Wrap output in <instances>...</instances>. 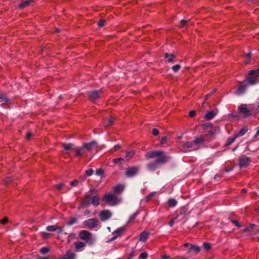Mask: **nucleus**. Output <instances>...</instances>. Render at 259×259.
<instances>
[{
    "label": "nucleus",
    "instance_id": "nucleus-28",
    "mask_svg": "<svg viewBox=\"0 0 259 259\" xmlns=\"http://www.w3.org/2000/svg\"><path fill=\"white\" fill-rule=\"evenodd\" d=\"M192 251H194L195 254H197L200 252V248L198 246L191 245L189 249V252H191Z\"/></svg>",
    "mask_w": 259,
    "mask_h": 259
},
{
    "label": "nucleus",
    "instance_id": "nucleus-12",
    "mask_svg": "<svg viewBox=\"0 0 259 259\" xmlns=\"http://www.w3.org/2000/svg\"><path fill=\"white\" fill-rule=\"evenodd\" d=\"M238 109L240 113L244 114V117H246L252 115L251 111L246 107V105L245 104L241 105L239 107Z\"/></svg>",
    "mask_w": 259,
    "mask_h": 259
},
{
    "label": "nucleus",
    "instance_id": "nucleus-13",
    "mask_svg": "<svg viewBox=\"0 0 259 259\" xmlns=\"http://www.w3.org/2000/svg\"><path fill=\"white\" fill-rule=\"evenodd\" d=\"M99 216L102 221H105L111 217V213L109 210H103L100 212Z\"/></svg>",
    "mask_w": 259,
    "mask_h": 259
},
{
    "label": "nucleus",
    "instance_id": "nucleus-46",
    "mask_svg": "<svg viewBox=\"0 0 259 259\" xmlns=\"http://www.w3.org/2000/svg\"><path fill=\"white\" fill-rule=\"evenodd\" d=\"M9 221L8 217H5L3 219L0 220V223L3 225H6Z\"/></svg>",
    "mask_w": 259,
    "mask_h": 259
},
{
    "label": "nucleus",
    "instance_id": "nucleus-29",
    "mask_svg": "<svg viewBox=\"0 0 259 259\" xmlns=\"http://www.w3.org/2000/svg\"><path fill=\"white\" fill-rule=\"evenodd\" d=\"M193 144H194L193 141H192V142L187 141L183 144L182 147L184 149L191 148L193 147Z\"/></svg>",
    "mask_w": 259,
    "mask_h": 259
},
{
    "label": "nucleus",
    "instance_id": "nucleus-45",
    "mask_svg": "<svg viewBox=\"0 0 259 259\" xmlns=\"http://www.w3.org/2000/svg\"><path fill=\"white\" fill-rule=\"evenodd\" d=\"M138 213H139L138 211H136L134 214H133L130 217V218L127 223H129L130 222H131L133 221L134 220H135L136 217V216L138 214Z\"/></svg>",
    "mask_w": 259,
    "mask_h": 259
},
{
    "label": "nucleus",
    "instance_id": "nucleus-6",
    "mask_svg": "<svg viewBox=\"0 0 259 259\" xmlns=\"http://www.w3.org/2000/svg\"><path fill=\"white\" fill-rule=\"evenodd\" d=\"M139 170V167L136 166H129L126 168L125 171V175L127 178H131L136 176Z\"/></svg>",
    "mask_w": 259,
    "mask_h": 259
},
{
    "label": "nucleus",
    "instance_id": "nucleus-21",
    "mask_svg": "<svg viewBox=\"0 0 259 259\" xmlns=\"http://www.w3.org/2000/svg\"><path fill=\"white\" fill-rule=\"evenodd\" d=\"M188 210V205H186L180 207L176 211V213H177V214H179V215H184L186 213Z\"/></svg>",
    "mask_w": 259,
    "mask_h": 259
},
{
    "label": "nucleus",
    "instance_id": "nucleus-53",
    "mask_svg": "<svg viewBox=\"0 0 259 259\" xmlns=\"http://www.w3.org/2000/svg\"><path fill=\"white\" fill-rule=\"evenodd\" d=\"M79 181L77 180H74L70 182V185L71 187H75L77 186L78 184Z\"/></svg>",
    "mask_w": 259,
    "mask_h": 259
},
{
    "label": "nucleus",
    "instance_id": "nucleus-20",
    "mask_svg": "<svg viewBox=\"0 0 259 259\" xmlns=\"http://www.w3.org/2000/svg\"><path fill=\"white\" fill-rule=\"evenodd\" d=\"M165 58L167 59V61L168 63H172L175 61V59L176 58V56L174 54H169L168 53H165L164 54Z\"/></svg>",
    "mask_w": 259,
    "mask_h": 259
},
{
    "label": "nucleus",
    "instance_id": "nucleus-41",
    "mask_svg": "<svg viewBox=\"0 0 259 259\" xmlns=\"http://www.w3.org/2000/svg\"><path fill=\"white\" fill-rule=\"evenodd\" d=\"M49 251H50V248L47 247H44L40 249V252L41 254H46V253L49 252Z\"/></svg>",
    "mask_w": 259,
    "mask_h": 259
},
{
    "label": "nucleus",
    "instance_id": "nucleus-24",
    "mask_svg": "<svg viewBox=\"0 0 259 259\" xmlns=\"http://www.w3.org/2000/svg\"><path fill=\"white\" fill-rule=\"evenodd\" d=\"M248 131V128L246 126H244L241 128L238 132L234 133L235 137H238L244 135Z\"/></svg>",
    "mask_w": 259,
    "mask_h": 259
},
{
    "label": "nucleus",
    "instance_id": "nucleus-34",
    "mask_svg": "<svg viewBox=\"0 0 259 259\" xmlns=\"http://www.w3.org/2000/svg\"><path fill=\"white\" fill-rule=\"evenodd\" d=\"M202 126L204 130L209 128L212 130L213 128V124L210 122H206L202 124Z\"/></svg>",
    "mask_w": 259,
    "mask_h": 259
},
{
    "label": "nucleus",
    "instance_id": "nucleus-1",
    "mask_svg": "<svg viewBox=\"0 0 259 259\" xmlns=\"http://www.w3.org/2000/svg\"><path fill=\"white\" fill-rule=\"evenodd\" d=\"M96 191L95 188L90 189L88 192L85 193L83 197H81V200L88 203V206L91 204L95 206H98L100 204V198L98 195H94Z\"/></svg>",
    "mask_w": 259,
    "mask_h": 259
},
{
    "label": "nucleus",
    "instance_id": "nucleus-63",
    "mask_svg": "<svg viewBox=\"0 0 259 259\" xmlns=\"http://www.w3.org/2000/svg\"><path fill=\"white\" fill-rule=\"evenodd\" d=\"M121 148V146L119 144H117L116 145L114 146L113 149L114 151H117L118 150L120 149Z\"/></svg>",
    "mask_w": 259,
    "mask_h": 259
},
{
    "label": "nucleus",
    "instance_id": "nucleus-50",
    "mask_svg": "<svg viewBox=\"0 0 259 259\" xmlns=\"http://www.w3.org/2000/svg\"><path fill=\"white\" fill-rule=\"evenodd\" d=\"M203 246L207 251H208L211 249V245L209 243L204 242L203 244Z\"/></svg>",
    "mask_w": 259,
    "mask_h": 259
},
{
    "label": "nucleus",
    "instance_id": "nucleus-35",
    "mask_svg": "<svg viewBox=\"0 0 259 259\" xmlns=\"http://www.w3.org/2000/svg\"><path fill=\"white\" fill-rule=\"evenodd\" d=\"M77 219L75 217H71L69 218V221L67 223L68 226H71L77 222Z\"/></svg>",
    "mask_w": 259,
    "mask_h": 259
},
{
    "label": "nucleus",
    "instance_id": "nucleus-43",
    "mask_svg": "<svg viewBox=\"0 0 259 259\" xmlns=\"http://www.w3.org/2000/svg\"><path fill=\"white\" fill-rule=\"evenodd\" d=\"M179 216V214H176V217L171 219L168 222V225L170 226V227H172L173 226L174 224V222L175 220H176L178 217Z\"/></svg>",
    "mask_w": 259,
    "mask_h": 259
},
{
    "label": "nucleus",
    "instance_id": "nucleus-54",
    "mask_svg": "<svg viewBox=\"0 0 259 259\" xmlns=\"http://www.w3.org/2000/svg\"><path fill=\"white\" fill-rule=\"evenodd\" d=\"M41 237L44 239H47L50 237V234L47 232H42Z\"/></svg>",
    "mask_w": 259,
    "mask_h": 259
},
{
    "label": "nucleus",
    "instance_id": "nucleus-40",
    "mask_svg": "<svg viewBox=\"0 0 259 259\" xmlns=\"http://www.w3.org/2000/svg\"><path fill=\"white\" fill-rule=\"evenodd\" d=\"M155 192H151L148 195L146 196L145 197V201L147 202L148 201L150 200V199L152 198L153 197H154V196L155 195Z\"/></svg>",
    "mask_w": 259,
    "mask_h": 259
},
{
    "label": "nucleus",
    "instance_id": "nucleus-17",
    "mask_svg": "<svg viewBox=\"0 0 259 259\" xmlns=\"http://www.w3.org/2000/svg\"><path fill=\"white\" fill-rule=\"evenodd\" d=\"M34 2V0H25L21 2L18 5V8L20 9H23L29 6L31 3Z\"/></svg>",
    "mask_w": 259,
    "mask_h": 259
},
{
    "label": "nucleus",
    "instance_id": "nucleus-7",
    "mask_svg": "<svg viewBox=\"0 0 259 259\" xmlns=\"http://www.w3.org/2000/svg\"><path fill=\"white\" fill-rule=\"evenodd\" d=\"M156 156H167L162 150H153L145 153V157L147 159L153 158Z\"/></svg>",
    "mask_w": 259,
    "mask_h": 259
},
{
    "label": "nucleus",
    "instance_id": "nucleus-32",
    "mask_svg": "<svg viewBox=\"0 0 259 259\" xmlns=\"http://www.w3.org/2000/svg\"><path fill=\"white\" fill-rule=\"evenodd\" d=\"M167 204L169 207H174L177 204V201L174 198H170L168 200Z\"/></svg>",
    "mask_w": 259,
    "mask_h": 259
},
{
    "label": "nucleus",
    "instance_id": "nucleus-26",
    "mask_svg": "<svg viewBox=\"0 0 259 259\" xmlns=\"http://www.w3.org/2000/svg\"><path fill=\"white\" fill-rule=\"evenodd\" d=\"M205 141V139L203 136H200L198 137H196L193 141L194 144L200 145L203 144Z\"/></svg>",
    "mask_w": 259,
    "mask_h": 259
},
{
    "label": "nucleus",
    "instance_id": "nucleus-5",
    "mask_svg": "<svg viewBox=\"0 0 259 259\" xmlns=\"http://www.w3.org/2000/svg\"><path fill=\"white\" fill-rule=\"evenodd\" d=\"M62 147L64 149V150H73L74 151V154L73 155V157L79 158L81 157L80 150L79 149V147H73V144L71 143H63Z\"/></svg>",
    "mask_w": 259,
    "mask_h": 259
},
{
    "label": "nucleus",
    "instance_id": "nucleus-36",
    "mask_svg": "<svg viewBox=\"0 0 259 259\" xmlns=\"http://www.w3.org/2000/svg\"><path fill=\"white\" fill-rule=\"evenodd\" d=\"M135 154V152L133 150H131L129 151H126L125 153V158H132Z\"/></svg>",
    "mask_w": 259,
    "mask_h": 259
},
{
    "label": "nucleus",
    "instance_id": "nucleus-38",
    "mask_svg": "<svg viewBox=\"0 0 259 259\" xmlns=\"http://www.w3.org/2000/svg\"><path fill=\"white\" fill-rule=\"evenodd\" d=\"M47 230L48 231H56L57 230V227L55 225L49 226L47 227Z\"/></svg>",
    "mask_w": 259,
    "mask_h": 259
},
{
    "label": "nucleus",
    "instance_id": "nucleus-19",
    "mask_svg": "<svg viewBox=\"0 0 259 259\" xmlns=\"http://www.w3.org/2000/svg\"><path fill=\"white\" fill-rule=\"evenodd\" d=\"M74 245L75 251H78L85 246V243L81 241H76L74 243Z\"/></svg>",
    "mask_w": 259,
    "mask_h": 259
},
{
    "label": "nucleus",
    "instance_id": "nucleus-42",
    "mask_svg": "<svg viewBox=\"0 0 259 259\" xmlns=\"http://www.w3.org/2000/svg\"><path fill=\"white\" fill-rule=\"evenodd\" d=\"M64 187V184L63 183H60L55 185L54 188L57 189L59 191H61Z\"/></svg>",
    "mask_w": 259,
    "mask_h": 259
},
{
    "label": "nucleus",
    "instance_id": "nucleus-14",
    "mask_svg": "<svg viewBox=\"0 0 259 259\" xmlns=\"http://www.w3.org/2000/svg\"><path fill=\"white\" fill-rule=\"evenodd\" d=\"M103 201L106 203H109L112 201L116 202L117 198L116 196L110 193H106L103 197Z\"/></svg>",
    "mask_w": 259,
    "mask_h": 259
},
{
    "label": "nucleus",
    "instance_id": "nucleus-25",
    "mask_svg": "<svg viewBox=\"0 0 259 259\" xmlns=\"http://www.w3.org/2000/svg\"><path fill=\"white\" fill-rule=\"evenodd\" d=\"M150 233L146 231H143L139 235V239L141 241L145 242L148 239Z\"/></svg>",
    "mask_w": 259,
    "mask_h": 259
},
{
    "label": "nucleus",
    "instance_id": "nucleus-27",
    "mask_svg": "<svg viewBox=\"0 0 259 259\" xmlns=\"http://www.w3.org/2000/svg\"><path fill=\"white\" fill-rule=\"evenodd\" d=\"M114 122V119L113 117L110 116L109 118H106L104 120V124L106 126H109L113 125Z\"/></svg>",
    "mask_w": 259,
    "mask_h": 259
},
{
    "label": "nucleus",
    "instance_id": "nucleus-39",
    "mask_svg": "<svg viewBox=\"0 0 259 259\" xmlns=\"http://www.w3.org/2000/svg\"><path fill=\"white\" fill-rule=\"evenodd\" d=\"M87 204L88 203H87L85 202H83L82 200H81L80 203L77 206V208L78 209H80L81 208L88 207Z\"/></svg>",
    "mask_w": 259,
    "mask_h": 259
},
{
    "label": "nucleus",
    "instance_id": "nucleus-62",
    "mask_svg": "<svg viewBox=\"0 0 259 259\" xmlns=\"http://www.w3.org/2000/svg\"><path fill=\"white\" fill-rule=\"evenodd\" d=\"M196 115V111L194 110H191L189 113V116L190 117H194Z\"/></svg>",
    "mask_w": 259,
    "mask_h": 259
},
{
    "label": "nucleus",
    "instance_id": "nucleus-57",
    "mask_svg": "<svg viewBox=\"0 0 259 259\" xmlns=\"http://www.w3.org/2000/svg\"><path fill=\"white\" fill-rule=\"evenodd\" d=\"M12 182V178L11 177H7L5 179V182L6 185H8Z\"/></svg>",
    "mask_w": 259,
    "mask_h": 259
},
{
    "label": "nucleus",
    "instance_id": "nucleus-15",
    "mask_svg": "<svg viewBox=\"0 0 259 259\" xmlns=\"http://www.w3.org/2000/svg\"><path fill=\"white\" fill-rule=\"evenodd\" d=\"M247 87V84H245L244 81L238 87L236 91V94L240 95L243 94L245 92Z\"/></svg>",
    "mask_w": 259,
    "mask_h": 259
},
{
    "label": "nucleus",
    "instance_id": "nucleus-10",
    "mask_svg": "<svg viewBox=\"0 0 259 259\" xmlns=\"http://www.w3.org/2000/svg\"><path fill=\"white\" fill-rule=\"evenodd\" d=\"M92 236V234L87 230H82L79 233V237L80 239L85 241L87 242L91 241Z\"/></svg>",
    "mask_w": 259,
    "mask_h": 259
},
{
    "label": "nucleus",
    "instance_id": "nucleus-16",
    "mask_svg": "<svg viewBox=\"0 0 259 259\" xmlns=\"http://www.w3.org/2000/svg\"><path fill=\"white\" fill-rule=\"evenodd\" d=\"M10 102V99L8 98L5 93H2L0 95V104L2 106L7 105Z\"/></svg>",
    "mask_w": 259,
    "mask_h": 259
},
{
    "label": "nucleus",
    "instance_id": "nucleus-64",
    "mask_svg": "<svg viewBox=\"0 0 259 259\" xmlns=\"http://www.w3.org/2000/svg\"><path fill=\"white\" fill-rule=\"evenodd\" d=\"M86 178H87V176L86 175L81 176L79 177V181H84L85 180Z\"/></svg>",
    "mask_w": 259,
    "mask_h": 259
},
{
    "label": "nucleus",
    "instance_id": "nucleus-22",
    "mask_svg": "<svg viewBox=\"0 0 259 259\" xmlns=\"http://www.w3.org/2000/svg\"><path fill=\"white\" fill-rule=\"evenodd\" d=\"M217 114V111H215L214 110H211L207 112V113L204 116V118L206 120H209L212 119Z\"/></svg>",
    "mask_w": 259,
    "mask_h": 259
},
{
    "label": "nucleus",
    "instance_id": "nucleus-9",
    "mask_svg": "<svg viewBox=\"0 0 259 259\" xmlns=\"http://www.w3.org/2000/svg\"><path fill=\"white\" fill-rule=\"evenodd\" d=\"M84 226L89 228L92 229L96 227L99 224V221L97 219H90L83 222Z\"/></svg>",
    "mask_w": 259,
    "mask_h": 259
},
{
    "label": "nucleus",
    "instance_id": "nucleus-44",
    "mask_svg": "<svg viewBox=\"0 0 259 259\" xmlns=\"http://www.w3.org/2000/svg\"><path fill=\"white\" fill-rule=\"evenodd\" d=\"M229 219L231 221V222L238 228H240L241 227L240 224L238 222V221L233 220L231 218H229Z\"/></svg>",
    "mask_w": 259,
    "mask_h": 259
},
{
    "label": "nucleus",
    "instance_id": "nucleus-47",
    "mask_svg": "<svg viewBox=\"0 0 259 259\" xmlns=\"http://www.w3.org/2000/svg\"><path fill=\"white\" fill-rule=\"evenodd\" d=\"M94 173V170L92 168L88 169L85 170V174L87 176H91Z\"/></svg>",
    "mask_w": 259,
    "mask_h": 259
},
{
    "label": "nucleus",
    "instance_id": "nucleus-59",
    "mask_svg": "<svg viewBox=\"0 0 259 259\" xmlns=\"http://www.w3.org/2000/svg\"><path fill=\"white\" fill-rule=\"evenodd\" d=\"M79 149L80 150V154L81 155V157L87 151H85L84 147H83V145L80 147H79Z\"/></svg>",
    "mask_w": 259,
    "mask_h": 259
},
{
    "label": "nucleus",
    "instance_id": "nucleus-18",
    "mask_svg": "<svg viewBox=\"0 0 259 259\" xmlns=\"http://www.w3.org/2000/svg\"><path fill=\"white\" fill-rule=\"evenodd\" d=\"M126 226H123L121 228H118L117 230L112 232V234H115L118 236V237L123 234L126 230Z\"/></svg>",
    "mask_w": 259,
    "mask_h": 259
},
{
    "label": "nucleus",
    "instance_id": "nucleus-58",
    "mask_svg": "<svg viewBox=\"0 0 259 259\" xmlns=\"http://www.w3.org/2000/svg\"><path fill=\"white\" fill-rule=\"evenodd\" d=\"M214 133H215V131H212V130H210L208 131L207 135L209 136V137H210L212 138H213L214 137Z\"/></svg>",
    "mask_w": 259,
    "mask_h": 259
},
{
    "label": "nucleus",
    "instance_id": "nucleus-31",
    "mask_svg": "<svg viewBox=\"0 0 259 259\" xmlns=\"http://www.w3.org/2000/svg\"><path fill=\"white\" fill-rule=\"evenodd\" d=\"M237 137H235V135L234 134L233 137L228 138L227 142L225 144V146H228L232 144L235 140Z\"/></svg>",
    "mask_w": 259,
    "mask_h": 259
},
{
    "label": "nucleus",
    "instance_id": "nucleus-49",
    "mask_svg": "<svg viewBox=\"0 0 259 259\" xmlns=\"http://www.w3.org/2000/svg\"><path fill=\"white\" fill-rule=\"evenodd\" d=\"M147 257L148 253L146 251L142 252L139 255V257L141 259H146Z\"/></svg>",
    "mask_w": 259,
    "mask_h": 259
},
{
    "label": "nucleus",
    "instance_id": "nucleus-51",
    "mask_svg": "<svg viewBox=\"0 0 259 259\" xmlns=\"http://www.w3.org/2000/svg\"><path fill=\"white\" fill-rule=\"evenodd\" d=\"M187 23H188V20H181L180 23V28L184 27L186 25Z\"/></svg>",
    "mask_w": 259,
    "mask_h": 259
},
{
    "label": "nucleus",
    "instance_id": "nucleus-37",
    "mask_svg": "<svg viewBox=\"0 0 259 259\" xmlns=\"http://www.w3.org/2000/svg\"><path fill=\"white\" fill-rule=\"evenodd\" d=\"M104 173H105V170L103 168H99L96 170V174L98 176H100L101 177H104Z\"/></svg>",
    "mask_w": 259,
    "mask_h": 259
},
{
    "label": "nucleus",
    "instance_id": "nucleus-2",
    "mask_svg": "<svg viewBox=\"0 0 259 259\" xmlns=\"http://www.w3.org/2000/svg\"><path fill=\"white\" fill-rule=\"evenodd\" d=\"M170 158V156L158 157L155 160L148 163L147 167L148 169L153 171L156 169L158 164L164 163L166 162Z\"/></svg>",
    "mask_w": 259,
    "mask_h": 259
},
{
    "label": "nucleus",
    "instance_id": "nucleus-11",
    "mask_svg": "<svg viewBox=\"0 0 259 259\" xmlns=\"http://www.w3.org/2000/svg\"><path fill=\"white\" fill-rule=\"evenodd\" d=\"M83 147H84L85 151L87 152H92L94 148H96L98 147L97 143L93 141L89 143H84L82 144Z\"/></svg>",
    "mask_w": 259,
    "mask_h": 259
},
{
    "label": "nucleus",
    "instance_id": "nucleus-60",
    "mask_svg": "<svg viewBox=\"0 0 259 259\" xmlns=\"http://www.w3.org/2000/svg\"><path fill=\"white\" fill-rule=\"evenodd\" d=\"M33 135L31 133V132H27L26 133V140L28 141V140H30L31 138L32 137Z\"/></svg>",
    "mask_w": 259,
    "mask_h": 259
},
{
    "label": "nucleus",
    "instance_id": "nucleus-30",
    "mask_svg": "<svg viewBox=\"0 0 259 259\" xmlns=\"http://www.w3.org/2000/svg\"><path fill=\"white\" fill-rule=\"evenodd\" d=\"M75 257V254L70 251H68L65 254V259H74Z\"/></svg>",
    "mask_w": 259,
    "mask_h": 259
},
{
    "label": "nucleus",
    "instance_id": "nucleus-52",
    "mask_svg": "<svg viewBox=\"0 0 259 259\" xmlns=\"http://www.w3.org/2000/svg\"><path fill=\"white\" fill-rule=\"evenodd\" d=\"M181 68V66L179 64H177L172 67V69L175 72H177Z\"/></svg>",
    "mask_w": 259,
    "mask_h": 259
},
{
    "label": "nucleus",
    "instance_id": "nucleus-61",
    "mask_svg": "<svg viewBox=\"0 0 259 259\" xmlns=\"http://www.w3.org/2000/svg\"><path fill=\"white\" fill-rule=\"evenodd\" d=\"M159 131L155 128H154L152 130V134L154 136H157L159 134Z\"/></svg>",
    "mask_w": 259,
    "mask_h": 259
},
{
    "label": "nucleus",
    "instance_id": "nucleus-23",
    "mask_svg": "<svg viewBox=\"0 0 259 259\" xmlns=\"http://www.w3.org/2000/svg\"><path fill=\"white\" fill-rule=\"evenodd\" d=\"M124 189V186L122 184H118L113 188V190L115 193L120 194L121 193Z\"/></svg>",
    "mask_w": 259,
    "mask_h": 259
},
{
    "label": "nucleus",
    "instance_id": "nucleus-3",
    "mask_svg": "<svg viewBox=\"0 0 259 259\" xmlns=\"http://www.w3.org/2000/svg\"><path fill=\"white\" fill-rule=\"evenodd\" d=\"M248 75V77L247 80L249 84H254L259 81V79L257 78L259 76V68L250 70Z\"/></svg>",
    "mask_w": 259,
    "mask_h": 259
},
{
    "label": "nucleus",
    "instance_id": "nucleus-55",
    "mask_svg": "<svg viewBox=\"0 0 259 259\" xmlns=\"http://www.w3.org/2000/svg\"><path fill=\"white\" fill-rule=\"evenodd\" d=\"M166 142H167V137L165 136L162 137L160 139V144L163 145V144L166 143Z\"/></svg>",
    "mask_w": 259,
    "mask_h": 259
},
{
    "label": "nucleus",
    "instance_id": "nucleus-48",
    "mask_svg": "<svg viewBox=\"0 0 259 259\" xmlns=\"http://www.w3.org/2000/svg\"><path fill=\"white\" fill-rule=\"evenodd\" d=\"M106 21L104 19H100L98 22V25L100 27H102L105 25Z\"/></svg>",
    "mask_w": 259,
    "mask_h": 259
},
{
    "label": "nucleus",
    "instance_id": "nucleus-8",
    "mask_svg": "<svg viewBox=\"0 0 259 259\" xmlns=\"http://www.w3.org/2000/svg\"><path fill=\"white\" fill-rule=\"evenodd\" d=\"M250 162V158L244 155H241L239 158V165L240 167H246Z\"/></svg>",
    "mask_w": 259,
    "mask_h": 259
},
{
    "label": "nucleus",
    "instance_id": "nucleus-33",
    "mask_svg": "<svg viewBox=\"0 0 259 259\" xmlns=\"http://www.w3.org/2000/svg\"><path fill=\"white\" fill-rule=\"evenodd\" d=\"M113 162L115 164H118L119 165H121L124 162V159L123 158L120 157L117 158H114L113 160Z\"/></svg>",
    "mask_w": 259,
    "mask_h": 259
},
{
    "label": "nucleus",
    "instance_id": "nucleus-56",
    "mask_svg": "<svg viewBox=\"0 0 259 259\" xmlns=\"http://www.w3.org/2000/svg\"><path fill=\"white\" fill-rule=\"evenodd\" d=\"M255 225L253 224H251L249 225V226L248 227H246L244 229V232H247V231H248L250 230V229H252L254 227H255Z\"/></svg>",
    "mask_w": 259,
    "mask_h": 259
},
{
    "label": "nucleus",
    "instance_id": "nucleus-4",
    "mask_svg": "<svg viewBox=\"0 0 259 259\" xmlns=\"http://www.w3.org/2000/svg\"><path fill=\"white\" fill-rule=\"evenodd\" d=\"M103 92L101 90H93L88 91L87 95L89 99L92 102L95 103V101L100 99Z\"/></svg>",
    "mask_w": 259,
    "mask_h": 259
}]
</instances>
